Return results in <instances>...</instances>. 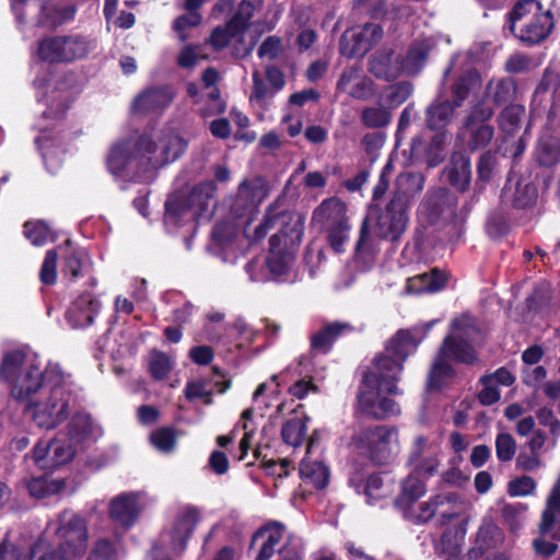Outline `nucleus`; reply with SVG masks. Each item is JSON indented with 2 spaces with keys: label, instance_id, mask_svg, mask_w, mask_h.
Returning <instances> with one entry per match:
<instances>
[{
  "label": "nucleus",
  "instance_id": "obj_7",
  "mask_svg": "<svg viewBox=\"0 0 560 560\" xmlns=\"http://www.w3.org/2000/svg\"><path fill=\"white\" fill-rule=\"evenodd\" d=\"M137 141L139 164L143 172L158 170L177 160L186 150V141L173 129L143 135Z\"/></svg>",
  "mask_w": 560,
  "mask_h": 560
},
{
  "label": "nucleus",
  "instance_id": "obj_10",
  "mask_svg": "<svg viewBox=\"0 0 560 560\" xmlns=\"http://www.w3.org/2000/svg\"><path fill=\"white\" fill-rule=\"evenodd\" d=\"M54 530L60 539H65L60 547L59 560H80L88 541L84 520L73 512L66 511L59 516Z\"/></svg>",
  "mask_w": 560,
  "mask_h": 560
},
{
  "label": "nucleus",
  "instance_id": "obj_60",
  "mask_svg": "<svg viewBox=\"0 0 560 560\" xmlns=\"http://www.w3.org/2000/svg\"><path fill=\"white\" fill-rule=\"evenodd\" d=\"M481 382L483 388L480 390L478 395L480 404H482L483 406H490L497 402L501 397L498 387L494 384L489 383V380H487L486 377H482Z\"/></svg>",
  "mask_w": 560,
  "mask_h": 560
},
{
  "label": "nucleus",
  "instance_id": "obj_53",
  "mask_svg": "<svg viewBox=\"0 0 560 560\" xmlns=\"http://www.w3.org/2000/svg\"><path fill=\"white\" fill-rule=\"evenodd\" d=\"M88 560H118L116 547L107 539L95 542Z\"/></svg>",
  "mask_w": 560,
  "mask_h": 560
},
{
  "label": "nucleus",
  "instance_id": "obj_31",
  "mask_svg": "<svg viewBox=\"0 0 560 560\" xmlns=\"http://www.w3.org/2000/svg\"><path fill=\"white\" fill-rule=\"evenodd\" d=\"M348 329V325L338 323L324 326L312 337L313 349L319 352H327L336 337Z\"/></svg>",
  "mask_w": 560,
  "mask_h": 560
},
{
  "label": "nucleus",
  "instance_id": "obj_29",
  "mask_svg": "<svg viewBox=\"0 0 560 560\" xmlns=\"http://www.w3.org/2000/svg\"><path fill=\"white\" fill-rule=\"evenodd\" d=\"M450 183L458 190H465L471 178L469 160L463 154H455L452 158V164L447 170Z\"/></svg>",
  "mask_w": 560,
  "mask_h": 560
},
{
  "label": "nucleus",
  "instance_id": "obj_36",
  "mask_svg": "<svg viewBox=\"0 0 560 560\" xmlns=\"http://www.w3.org/2000/svg\"><path fill=\"white\" fill-rule=\"evenodd\" d=\"M148 366L152 377L161 381L164 380L171 372L173 368V361L167 354L154 350L148 357Z\"/></svg>",
  "mask_w": 560,
  "mask_h": 560
},
{
  "label": "nucleus",
  "instance_id": "obj_45",
  "mask_svg": "<svg viewBox=\"0 0 560 560\" xmlns=\"http://www.w3.org/2000/svg\"><path fill=\"white\" fill-rule=\"evenodd\" d=\"M150 442L162 453L172 452L176 444V435L170 428H161L150 434Z\"/></svg>",
  "mask_w": 560,
  "mask_h": 560
},
{
  "label": "nucleus",
  "instance_id": "obj_34",
  "mask_svg": "<svg viewBox=\"0 0 560 560\" xmlns=\"http://www.w3.org/2000/svg\"><path fill=\"white\" fill-rule=\"evenodd\" d=\"M65 482L58 479L34 478L28 483V491L32 497L45 498L61 492Z\"/></svg>",
  "mask_w": 560,
  "mask_h": 560
},
{
  "label": "nucleus",
  "instance_id": "obj_62",
  "mask_svg": "<svg viewBox=\"0 0 560 560\" xmlns=\"http://www.w3.org/2000/svg\"><path fill=\"white\" fill-rule=\"evenodd\" d=\"M303 549L300 541L288 538V544L279 550V560H302Z\"/></svg>",
  "mask_w": 560,
  "mask_h": 560
},
{
  "label": "nucleus",
  "instance_id": "obj_39",
  "mask_svg": "<svg viewBox=\"0 0 560 560\" xmlns=\"http://www.w3.org/2000/svg\"><path fill=\"white\" fill-rule=\"evenodd\" d=\"M454 107L450 102H443L428 109V125L431 129L446 126L453 115Z\"/></svg>",
  "mask_w": 560,
  "mask_h": 560
},
{
  "label": "nucleus",
  "instance_id": "obj_2",
  "mask_svg": "<svg viewBox=\"0 0 560 560\" xmlns=\"http://www.w3.org/2000/svg\"><path fill=\"white\" fill-rule=\"evenodd\" d=\"M271 229H276L277 233L270 238V253L266 264L272 276L281 277L290 270L294 261V250L300 245L304 231V218L298 212L284 211L272 205L268 208L264 222L255 229L253 240H261Z\"/></svg>",
  "mask_w": 560,
  "mask_h": 560
},
{
  "label": "nucleus",
  "instance_id": "obj_32",
  "mask_svg": "<svg viewBox=\"0 0 560 560\" xmlns=\"http://www.w3.org/2000/svg\"><path fill=\"white\" fill-rule=\"evenodd\" d=\"M557 514H560V478L548 497L547 506L544 511L540 523V533L547 534L551 532V528L557 521Z\"/></svg>",
  "mask_w": 560,
  "mask_h": 560
},
{
  "label": "nucleus",
  "instance_id": "obj_58",
  "mask_svg": "<svg viewBox=\"0 0 560 560\" xmlns=\"http://www.w3.org/2000/svg\"><path fill=\"white\" fill-rule=\"evenodd\" d=\"M523 113L524 109L518 106L505 108L499 118L500 127L509 133L513 132L516 129L520 122V117Z\"/></svg>",
  "mask_w": 560,
  "mask_h": 560
},
{
  "label": "nucleus",
  "instance_id": "obj_27",
  "mask_svg": "<svg viewBox=\"0 0 560 560\" xmlns=\"http://www.w3.org/2000/svg\"><path fill=\"white\" fill-rule=\"evenodd\" d=\"M219 80V73L213 69H207L202 74L203 89L207 91L208 106L201 108L203 115H213L222 113L225 108L224 102L220 97V93L215 83Z\"/></svg>",
  "mask_w": 560,
  "mask_h": 560
},
{
  "label": "nucleus",
  "instance_id": "obj_54",
  "mask_svg": "<svg viewBox=\"0 0 560 560\" xmlns=\"http://www.w3.org/2000/svg\"><path fill=\"white\" fill-rule=\"evenodd\" d=\"M362 121L370 128L386 126L389 121V114L381 107H370L362 113Z\"/></svg>",
  "mask_w": 560,
  "mask_h": 560
},
{
  "label": "nucleus",
  "instance_id": "obj_17",
  "mask_svg": "<svg viewBox=\"0 0 560 560\" xmlns=\"http://www.w3.org/2000/svg\"><path fill=\"white\" fill-rule=\"evenodd\" d=\"M268 195L266 183L260 177L244 180L238 188V194L233 209L240 217L253 214Z\"/></svg>",
  "mask_w": 560,
  "mask_h": 560
},
{
  "label": "nucleus",
  "instance_id": "obj_64",
  "mask_svg": "<svg viewBox=\"0 0 560 560\" xmlns=\"http://www.w3.org/2000/svg\"><path fill=\"white\" fill-rule=\"evenodd\" d=\"M24 551L7 540L0 544V560H23Z\"/></svg>",
  "mask_w": 560,
  "mask_h": 560
},
{
  "label": "nucleus",
  "instance_id": "obj_37",
  "mask_svg": "<svg viewBox=\"0 0 560 560\" xmlns=\"http://www.w3.org/2000/svg\"><path fill=\"white\" fill-rule=\"evenodd\" d=\"M58 254H60L65 261L62 266V272L66 276H70L75 278L79 276L82 262L79 253L72 249V244L68 240L63 245H60L58 248Z\"/></svg>",
  "mask_w": 560,
  "mask_h": 560
},
{
  "label": "nucleus",
  "instance_id": "obj_47",
  "mask_svg": "<svg viewBox=\"0 0 560 560\" xmlns=\"http://www.w3.org/2000/svg\"><path fill=\"white\" fill-rule=\"evenodd\" d=\"M287 536L283 525L271 523L258 530L254 536V540L261 539L264 542L275 548L281 540L287 538Z\"/></svg>",
  "mask_w": 560,
  "mask_h": 560
},
{
  "label": "nucleus",
  "instance_id": "obj_9",
  "mask_svg": "<svg viewBox=\"0 0 560 560\" xmlns=\"http://www.w3.org/2000/svg\"><path fill=\"white\" fill-rule=\"evenodd\" d=\"M199 521L200 512L197 508L190 505L180 508L173 520L171 528L164 532L160 536L159 542L153 546L150 559L172 560L167 551L173 553L182 552Z\"/></svg>",
  "mask_w": 560,
  "mask_h": 560
},
{
  "label": "nucleus",
  "instance_id": "obj_40",
  "mask_svg": "<svg viewBox=\"0 0 560 560\" xmlns=\"http://www.w3.org/2000/svg\"><path fill=\"white\" fill-rule=\"evenodd\" d=\"M24 235L36 246L44 245L52 240L50 229L43 221L26 222L24 224Z\"/></svg>",
  "mask_w": 560,
  "mask_h": 560
},
{
  "label": "nucleus",
  "instance_id": "obj_16",
  "mask_svg": "<svg viewBox=\"0 0 560 560\" xmlns=\"http://www.w3.org/2000/svg\"><path fill=\"white\" fill-rule=\"evenodd\" d=\"M493 115V110L490 106L482 105L480 107H475L468 117L467 124L464 128V133L467 135L469 140V145L472 149H479L487 145L492 137L493 129L490 125L487 124Z\"/></svg>",
  "mask_w": 560,
  "mask_h": 560
},
{
  "label": "nucleus",
  "instance_id": "obj_15",
  "mask_svg": "<svg viewBox=\"0 0 560 560\" xmlns=\"http://www.w3.org/2000/svg\"><path fill=\"white\" fill-rule=\"evenodd\" d=\"M46 374L47 368L42 371L40 363L36 358L33 361V368L25 369V372L15 378V383L10 387L12 396L25 405L30 404L45 386Z\"/></svg>",
  "mask_w": 560,
  "mask_h": 560
},
{
  "label": "nucleus",
  "instance_id": "obj_12",
  "mask_svg": "<svg viewBox=\"0 0 560 560\" xmlns=\"http://www.w3.org/2000/svg\"><path fill=\"white\" fill-rule=\"evenodd\" d=\"M74 452L65 436H58L50 442H38L33 450V459L40 469H54L70 462Z\"/></svg>",
  "mask_w": 560,
  "mask_h": 560
},
{
  "label": "nucleus",
  "instance_id": "obj_57",
  "mask_svg": "<svg viewBox=\"0 0 560 560\" xmlns=\"http://www.w3.org/2000/svg\"><path fill=\"white\" fill-rule=\"evenodd\" d=\"M480 82L479 75L476 72H469L466 77L462 78L454 86V95L457 105L467 96L468 92L477 86Z\"/></svg>",
  "mask_w": 560,
  "mask_h": 560
},
{
  "label": "nucleus",
  "instance_id": "obj_24",
  "mask_svg": "<svg viewBox=\"0 0 560 560\" xmlns=\"http://www.w3.org/2000/svg\"><path fill=\"white\" fill-rule=\"evenodd\" d=\"M39 23L47 27H56L73 19L75 9L72 4L62 3L61 0H49L40 4Z\"/></svg>",
  "mask_w": 560,
  "mask_h": 560
},
{
  "label": "nucleus",
  "instance_id": "obj_25",
  "mask_svg": "<svg viewBox=\"0 0 560 560\" xmlns=\"http://www.w3.org/2000/svg\"><path fill=\"white\" fill-rule=\"evenodd\" d=\"M172 100L173 93L168 89H151L135 98L132 110L137 113L153 112L167 106Z\"/></svg>",
  "mask_w": 560,
  "mask_h": 560
},
{
  "label": "nucleus",
  "instance_id": "obj_46",
  "mask_svg": "<svg viewBox=\"0 0 560 560\" xmlns=\"http://www.w3.org/2000/svg\"><path fill=\"white\" fill-rule=\"evenodd\" d=\"M537 159L542 165H552L560 159V147L556 139L540 140L537 147Z\"/></svg>",
  "mask_w": 560,
  "mask_h": 560
},
{
  "label": "nucleus",
  "instance_id": "obj_56",
  "mask_svg": "<svg viewBox=\"0 0 560 560\" xmlns=\"http://www.w3.org/2000/svg\"><path fill=\"white\" fill-rule=\"evenodd\" d=\"M425 276L424 293H433L442 290L447 282L448 276L445 271L439 269H432L429 273H422Z\"/></svg>",
  "mask_w": 560,
  "mask_h": 560
},
{
  "label": "nucleus",
  "instance_id": "obj_48",
  "mask_svg": "<svg viewBox=\"0 0 560 560\" xmlns=\"http://www.w3.org/2000/svg\"><path fill=\"white\" fill-rule=\"evenodd\" d=\"M253 416L252 409H246L242 413V421H243V430L244 435L240 441V454L237 455L238 460H243L248 452V450L253 445V439H254V427L249 423V420Z\"/></svg>",
  "mask_w": 560,
  "mask_h": 560
},
{
  "label": "nucleus",
  "instance_id": "obj_14",
  "mask_svg": "<svg viewBox=\"0 0 560 560\" xmlns=\"http://www.w3.org/2000/svg\"><path fill=\"white\" fill-rule=\"evenodd\" d=\"M382 34L377 24L348 30L341 37L340 51L347 57L362 56L382 38Z\"/></svg>",
  "mask_w": 560,
  "mask_h": 560
},
{
  "label": "nucleus",
  "instance_id": "obj_30",
  "mask_svg": "<svg viewBox=\"0 0 560 560\" xmlns=\"http://www.w3.org/2000/svg\"><path fill=\"white\" fill-rule=\"evenodd\" d=\"M434 506L436 515H440L443 522H448L453 517L460 516L465 511V503L453 493H443L435 497Z\"/></svg>",
  "mask_w": 560,
  "mask_h": 560
},
{
  "label": "nucleus",
  "instance_id": "obj_41",
  "mask_svg": "<svg viewBox=\"0 0 560 560\" xmlns=\"http://www.w3.org/2000/svg\"><path fill=\"white\" fill-rule=\"evenodd\" d=\"M213 392L212 384L203 378L188 382L185 387V396L188 400L202 399L205 404L211 402Z\"/></svg>",
  "mask_w": 560,
  "mask_h": 560
},
{
  "label": "nucleus",
  "instance_id": "obj_49",
  "mask_svg": "<svg viewBox=\"0 0 560 560\" xmlns=\"http://www.w3.org/2000/svg\"><path fill=\"white\" fill-rule=\"evenodd\" d=\"M326 232L329 244L334 248V250L337 253L343 252L345 244L349 240V223L347 222L339 225H334L329 229H326Z\"/></svg>",
  "mask_w": 560,
  "mask_h": 560
},
{
  "label": "nucleus",
  "instance_id": "obj_59",
  "mask_svg": "<svg viewBox=\"0 0 560 560\" xmlns=\"http://www.w3.org/2000/svg\"><path fill=\"white\" fill-rule=\"evenodd\" d=\"M200 15L194 10H188L187 14H184L175 20L174 30L178 33L182 40L186 39L185 30L187 27L197 26L200 23Z\"/></svg>",
  "mask_w": 560,
  "mask_h": 560
},
{
  "label": "nucleus",
  "instance_id": "obj_19",
  "mask_svg": "<svg viewBox=\"0 0 560 560\" xmlns=\"http://www.w3.org/2000/svg\"><path fill=\"white\" fill-rule=\"evenodd\" d=\"M407 203L405 198L390 201L385 212L378 219V230L383 237L396 240L405 231L408 222Z\"/></svg>",
  "mask_w": 560,
  "mask_h": 560
},
{
  "label": "nucleus",
  "instance_id": "obj_23",
  "mask_svg": "<svg viewBox=\"0 0 560 560\" xmlns=\"http://www.w3.org/2000/svg\"><path fill=\"white\" fill-rule=\"evenodd\" d=\"M101 308L100 302L91 294L77 299L67 312V318L75 328L92 324L94 316Z\"/></svg>",
  "mask_w": 560,
  "mask_h": 560
},
{
  "label": "nucleus",
  "instance_id": "obj_52",
  "mask_svg": "<svg viewBox=\"0 0 560 560\" xmlns=\"http://www.w3.org/2000/svg\"><path fill=\"white\" fill-rule=\"evenodd\" d=\"M57 258H58L57 249H51L46 253V256H45L44 262L42 265V269H40V280L43 283L52 284L56 282Z\"/></svg>",
  "mask_w": 560,
  "mask_h": 560
},
{
  "label": "nucleus",
  "instance_id": "obj_35",
  "mask_svg": "<svg viewBox=\"0 0 560 560\" xmlns=\"http://www.w3.org/2000/svg\"><path fill=\"white\" fill-rule=\"evenodd\" d=\"M60 45L62 61L82 58L89 51V43L81 37H61Z\"/></svg>",
  "mask_w": 560,
  "mask_h": 560
},
{
  "label": "nucleus",
  "instance_id": "obj_63",
  "mask_svg": "<svg viewBox=\"0 0 560 560\" xmlns=\"http://www.w3.org/2000/svg\"><path fill=\"white\" fill-rule=\"evenodd\" d=\"M281 50V42L276 37H268L259 47L258 55L260 58L273 59Z\"/></svg>",
  "mask_w": 560,
  "mask_h": 560
},
{
  "label": "nucleus",
  "instance_id": "obj_28",
  "mask_svg": "<svg viewBox=\"0 0 560 560\" xmlns=\"http://www.w3.org/2000/svg\"><path fill=\"white\" fill-rule=\"evenodd\" d=\"M306 430L307 418L303 413H295L283 423L281 436L287 445L299 447L305 440Z\"/></svg>",
  "mask_w": 560,
  "mask_h": 560
},
{
  "label": "nucleus",
  "instance_id": "obj_38",
  "mask_svg": "<svg viewBox=\"0 0 560 560\" xmlns=\"http://www.w3.org/2000/svg\"><path fill=\"white\" fill-rule=\"evenodd\" d=\"M514 84L511 80H491L487 85V95L497 104H502L512 98Z\"/></svg>",
  "mask_w": 560,
  "mask_h": 560
},
{
  "label": "nucleus",
  "instance_id": "obj_51",
  "mask_svg": "<svg viewBox=\"0 0 560 560\" xmlns=\"http://www.w3.org/2000/svg\"><path fill=\"white\" fill-rule=\"evenodd\" d=\"M497 456L502 462L511 460L516 452V443L509 433H500L495 440Z\"/></svg>",
  "mask_w": 560,
  "mask_h": 560
},
{
  "label": "nucleus",
  "instance_id": "obj_11",
  "mask_svg": "<svg viewBox=\"0 0 560 560\" xmlns=\"http://www.w3.org/2000/svg\"><path fill=\"white\" fill-rule=\"evenodd\" d=\"M213 194L214 185L205 183L196 187L186 200L170 198L165 203V222L176 224L177 219L183 217L198 219L207 210Z\"/></svg>",
  "mask_w": 560,
  "mask_h": 560
},
{
  "label": "nucleus",
  "instance_id": "obj_4",
  "mask_svg": "<svg viewBox=\"0 0 560 560\" xmlns=\"http://www.w3.org/2000/svg\"><path fill=\"white\" fill-rule=\"evenodd\" d=\"M72 383L57 363L47 366L46 383L38 396L26 405L34 422L43 429H54L70 413L73 402Z\"/></svg>",
  "mask_w": 560,
  "mask_h": 560
},
{
  "label": "nucleus",
  "instance_id": "obj_44",
  "mask_svg": "<svg viewBox=\"0 0 560 560\" xmlns=\"http://www.w3.org/2000/svg\"><path fill=\"white\" fill-rule=\"evenodd\" d=\"M428 51V44H420L412 47L400 67L401 71L409 74L418 72L425 60Z\"/></svg>",
  "mask_w": 560,
  "mask_h": 560
},
{
  "label": "nucleus",
  "instance_id": "obj_5",
  "mask_svg": "<svg viewBox=\"0 0 560 560\" xmlns=\"http://www.w3.org/2000/svg\"><path fill=\"white\" fill-rule=\"evenodd\" d=\"M478 334L474 319L467 315H462L452 322L451 332L445 337L430 372L431 387H440L443 378L452 376L451 361L471 363L476 360L470 342L476 340Z\"/></svg>",
  "mask_w": 560,
  "mask_h": 560
},
{
  "label": "nucleus",
  "instance_id": "obj_6",
  "mask_svg": "<svg viewBox=\"0 0 560 560\" xmlns=\"http://www.w3.org/2000/svg\"><path fill=\"white\" fill-rule=\"evenodd\" d=\"M552 15L538 0H520L510 12V30L521 42L538 44L552 30Z\"/></svg>",
  "mask_w": 560,
  "mask_h": 560
},
{
  "label": "nucleus",
  "instance_id": "obj_55",
  "mask_svg": "<svg viewBox=\"0 0 560 560\" xmlns=\"http://www.w3.org/2000/svg\"><path fill=\"white\" fill-rule=\"evenodd\" d=\"M536 489V482L532 477L522 476L509 483V493L512 497H525L532 494Z\"/></svg>",
  "mask_w": 560,
  "mask_h": 560
},
{
  "label": "nucleus",
  "instance_id": "obj_22",
  "mask_svg": "<svg viewBox=\"0 0 560 560\" xmlns=\"http://www.w3.org/2000/svg\"><path fill=\"white\" fill-rule=\"evenodd\" d=\"M312 444L313 441L311 440L307 446V456L303 458L300 465V476L305 485L315 489H324L329 482V469L324 463L310 456Z\"/></svg>",
  "mask_w": 560,
  "mask_h": 560
},
{
  "label": "nucleus",
  "instance_id": "obj_50",
  "mask_svg": "<svg viewBox=\"0 0 560 560\" xmlns=\"http://www.w3.org/2000/svg\"><path fill=\"white\" fill-rule=\"evenodd\" d=\"M61 37L49 38L43 40L37 49V54L42 60L50 62L62 61V52L60 50Z\"/></svg>",
  "mask_w": 560,
  "mask_h": 560
},
{
  "label": "nucleus",
  "instance_id": "obj_61",
  "mask_svg": "<svg viewBox=\"0 0 560 560\" xmlns=\"http://www.w3.org/2000/svg\"><path fill=\"white\" fill-rule=\"evenodd\" d=\"M537 199V190L533 185H525L518 189L514 203L518 208H526L533 205Z\"/></svg>",
  "mask_w": 560,
  "mask_h": 560
},
{
  "label": "nucleus",
  "instance_id": "obj_1",
  "mask_svg": "<svg viewBox=\"0 0 560 560\" xmlns=\"http://www.w3.org/2000/svg\"><path fill=\"white\" fill-rule=\"evenodd\" d=\"M422 335L419 330H400L386 346L384 354L375 358L364 374L358 393V411L375 419H386L400 412L399 405L390 397L400 394L397 382L402 362L412 353Z\"/></svg>",
  "mask_w": 560,
  "mask_h": 560
},
{
  "label": "nucleus",
  "instance_id": "obj_33",
  "mask_svg": "<svg viewBox=\"0 0 560 560\" xmlns=\"http://www.w3.org/2000/svg\"><path fill=\"white\" fill-rule=\"evenodd\" d=\"M466 536V521L460 518L452 529L446 530L442 536V548L444 552L456 555L460 549Z\"/></svg>",
  "mask_w": 560,
  "mask_h": 560
},
{
  "label": "nucleus",
  "instance_id": "obj_43",
  "mask_svg": "<svg viewBox=\"0 0 560 560\" xmlns=\"http://www.w3.org/2000/svg\"><path fill=\"white\" fill-rule=\"evenodd\" d=\"M72 425L71 440L77 442L95 440L100 434L98 430L93 427L90 418L84 416L77 417Z\"/></svg>",
  "mask_w": 560,
  "mask_h": 560
},
{
  "label": "nucleus",
  "instance_id": "obj_21",
  "mask_svg": "<svg viewBox=\"0 0 560 560\" xmlns=\"http://www.w3.org/2000/svg\"><path fill=\"white\" fill-rule=\"evenodd\" d=\"M313 222L325 230L347 223L346 205L337 198L324 200L314 211Z\"/></svg>",
  "mask_w": 560,
  "mask_h": 560
},
{
  "label": "nucleus",
  "instance_id": "obj_20",
  "mask_svg": "<svg viewBox=\"0 0 560 560\" xmlns=\"http://www.w3.org/2000/svg\"><path fill=\"white\" fill-rule=\"evenodd\" d=\"M35 359V354L21 349L5 352L0 363V378L11 387L25 369L33 368Z\"/></svg>",
  "mask_w": 560,
  "mask_h": 560
},
{
  "label": "nucleus",
  "instance_id": "obj_3",
  "mask_svg": "<svg viewBox=\"0 0 560 560\" xmlns=\"http://www.w3.org/2000/svg\"><path fill=\"white\" fill-rule=\"evenodd\" d=\"M410 464L417 476L410 474L404 480L396 505L405 518L415 523L428 522L436 515L435 498L418 503L419 498L425 492V486L420 476L432 475L435 471L439 464L436 447L430 445L425 439L418 438L410 456Z\"/></svg>",
  "mask_w": 560,
  "mask_h": 560
},
{
  "label": "nucleus",
  "instance_id": "obj_42",
  "mask_svg": "<svg viewBox=\"0 0 560 560\" xmlns=\"http://www.w3.org/2000/svg\"><path fill=\"white\" fill-rule=\"evenodd\" d=\"M253 81L254 86L249 101L253 106L265 108L276 92L266 85L258 72H254Z\"/></svg>",
  "mask_w": 560,
  "mask_h": 560
},
{
  "label": "nucleus",
  "instance_id": "obj_18",
  "mask_svg": "<svg viewBox=\"0 0 560 560\" xmlns=\"http://www.w3.org/2000/svg\"><path fill=\"white\" fill-rule=\"evenodd\" d=\"M143 505L141 493H121L109 503L110 518L119 526L128 528L135 524Z\"/></svg>",
  "mask_w": 560,
  "mask_h": 560
},
{
  "label": "nucleus",
  "instance_id": "obj_26",
  "mask_svg": "<svg viewBox=\"0 0 560 560\" xmlns=\"http://www.w3.org/2000/svg\"><path fill=\"white\" fill-rule=\"evenodd\" d=\"M338 89L350 96L364 100L372 95L371 81L354 70L345 71L338 81Z\"/></svg>",
  "mask_w": 560,
  "mask_h": 560
},
{
  "label": "nucleus",
  "instance_id": "obj_13",
  "mask_svg": "<svg viewBox=\"0 0 560 560\" xmlns=\"http://www.w3.org/2000/svg\"><path fill=\"white\" fill-rule=\"evenodd\" d=\"M139 160L137 141L122 140L112 147L107 155V167L114 176H124L130 172L141 173L143 168L139 164Z\"/></svg>",
  "mask_w": 560,
  "mask_h": 560
},
{
  "label": "nucleus",
  "instance_id": "obj_8",
  "mask_svg": "<svg viewBox=\"0 0 560 560\" xmlns=\"http://www.w3.org/2000/svg\"><path fill=\"white\" fill-rule=\"evenodd\" d=\"M351 445L376 464H385L400 451L398 431L387 425L354 428Z\"/></svg>",
  "mask_w": 560,
  "mask_h": 560
}]
</instances>
